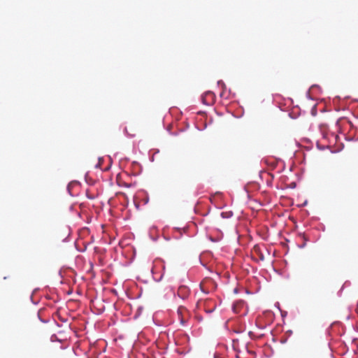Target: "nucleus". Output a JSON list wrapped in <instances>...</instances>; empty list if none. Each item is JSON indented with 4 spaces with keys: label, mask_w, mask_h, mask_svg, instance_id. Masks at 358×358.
<instances>
[{
    "label": "nucleus",
    "mask_w": 358,
    "mask_h": 358,
    "mask_svg": "<svg viewBox=\"0 0 358 358\" xmlns=\"http://www.w3.org/2000/svg\"><path fill=\"white\" fill-rule=\"evenodd\" d=\"M189 292L190 290L187 286L181 285L178 288L177 296L180 299L185 300L188 297Z\"/></svg>",
    "instance_id": "obj_1"
},
{
    "label": "nucleus",
    "mask_w": 358,
    "mask_h": 358,
    "mask_svg": "<svg viewBox=\"0 0 358 358\" xmlns=\"http://www.w3.org/2000/svg\"><path fill=\"white\" fill-rule=\"evenodd\" d=\"M149 236L153 241H157L159 236L157 234V228L156 226H152L149 229Z\"/></svg>",
    "instance_id": "obj_2"
},
{
    "label": "nucleus",
    "mask_w": 358,
    "mask_h": 358,
    "mask_svg": "<svg viewBox=\"0 0 358 358\" xmlns=\"http://www.w3.org/2000/svg\"><path fill=\"white\" fill-rule=\"evenodd\" d=\"M315 90H317L318 91L320 90V87L319 85H313L310 89L307 91L306 92V97L308 99H310V100H314V98L310 95V91H313Z\"/></svg>",
    "instance_id": "obj_3"
},
{
    "label": "nucleus",
    "mask_w": 358,
    "mask_h": 358,
    "mask_svg": "<svg viewBox=\"0 0 358 358\" xmlns=\"http://www.w3.org/2000/svg\"><path fill=\"white\" fill-rule=\"evenodd\" d=\"M142 196V201L143 202V204H147L149 202V196L147 192L142 190L141 192H139V194L138 196Z\"/></svg>",
    "instance_id": "obj_4"
},
{
    "label": "nucleus",
    "mask_w": 358,
    "mask_h": 358,
    "mask_svg": "<svg viewBox=\"0 0 358 358\" xmlns=\"http://www.w3.org/2000/svg\"><path fill=\"white\" fill-rule=\"evenodd\" d=\"M79 184H80V182L77 180H73L68 184L66 189H67L68 193L71 196H73V193L71 192V189L73 188V187L76 185H79Z\"/></svg>",
    "instance_id": "obj_5"
},
{
    "label": "nucleus",
    "mask_w": 358,
    "mask_h": 358,
    "mask_svg": "<svg viewBox=\"0 0 358 358\" xmlns=\"http://www.w3.org/2000/svg\"><path fill=\"white\" fill-rule=\"evenodd\" d=\"M204 94H206L207 98L209 97L210 99V103L212 104H213L214 102H215V93L211 92V91H207Z\"/></svg>",
    "instance_id": "obj_6"
},
{
    "label": "nucleus",
    "mask_w": 358,
    "mask_h": 358,
    "mask_svg": "<svg viewBox=\"0 0 358 358\" xmlns=\"http://www.w3.org/2000/svg\"><path fill=\"white\" fill-rule=\"evenodd\" d=\"M152 277H153V279L156 281V282H160L163 278V273L162 274H160L159 276L157 275V274L155 272V270L154 268H152Z\"/></svg>",
    "instance_id": "obj_7"
},
{
    "label": "nucleus",
    "mask_w": 358,
    "mask_h": 358,
    "mask_svg": "<svg viewBox=\"0 0 358 358\" xmlns=\"http://www.w3.org/2000/svg\"><path fill=\"white\" fill-rule=\"evenodd\" d=\"M220 215L222 218L228 219L233 216V212L231 210L222 212Z\"/></svg>",
    "instance_id": "obj_8"
},
{
    "label": "nucleus",
    "mask_w": 358,
    "mask_h": 358,
    "mask_svg": "<svg viewBox=\"0 0 358 358\" xmlns=\"http://www.w3.org/2000/svg\"><path fill=\"white\" fill-rule=\"evenodd\" d=\"M316 146L317 148L320 150H324L326 149H329L330 148V145H320V142L319 141H317L316 143Z\"/></svg>",
    "instance_id": "obj_9"
},
{
    "label": "nucleus",
    "mask_w": 358,
    "mask_h": 358,
    "mask_svg": "<svg viewBox=\"0 0 358 358\" xmlns=\"http://www.w3.org/2000/svg\"><path fill=\"white\" fill-rule=\"evenodd\" d=\"M207 96H206L205 94H203L202 96H201V101L202 103L204 104V105H206V106H210L211 105L212 103H210V101H208L207 100Z\"/></svg>",
    "instance_id": "obj_10"
},
{
    "label": "nucleus",
    "mask_w": 358,
    "mask_h": 358,
    "mask_svg": "<svg viewBox=\"0 0 358 358\" xmlns=\"http://www.w3.org/2000/svg\"><path fill=\"white\" fill-rule=\"evenodd\" d=\"M38 290V288L34 289L32 292V294L30 296V300L34 304H37L38 303V301H35L33 298V294H35Z\"/></svg>",
    "instance_id": "obj_11"
},
{
    "label": "nucleus",
    "mask_w": 358,
    "mask_h": 358,
    "mask_svg": "<svg viewBox=\"0 0 358 358\" xmlns=\"http://www.w3.org/2000/svg\"><path fill=\"white\" fill-rule=\"evenodd\" d=\"M50 341L51 342H56V341H58V342H60V339L57 336L56 334H52L51 336H50Z\"/></svg>",
    "instance_id": "obj_12"
},
{
    "label": "nucleus",
    "mask_w": 358,
    "mask_h": 358,
    "mask_svg": "<svg viewBox=\"0 0 358 358\" xmlns=\"http://www.w3.org/2000/svg\"><path fill=\"white\" fill-rule=\"evenodd\" d=\"M207 127V124L206 123L203 124V125H201V127H200L199 125H196V128L199 130V131H203Z\"/></svg>",
    "instance_id": "obj_13"
},
{
    "label": "nucleus",
    "mask_w": 358,
    "mask_h": 358,
    "mask_svg": "<svg viewBox=\"0 0 358 358\" xmlns=\"http://www.w3.org/2000/svg\"><path fill=\"white\" fill-rule=\"evenodd\" d=\"M350 284V282L349 281H345L344 282L343 287H341V289L338 291V294L341 295V293L342 292L343 287L345 286H348Z\"/></svg>",
    "instance_id": "obj_14"
},
{
    "label": "nucleus",
    "mask_w": 358,
    "mask_h": 358,
    "mask_svg": "<svg viewBox=\"0 0 358 358\" xmlns=\"http://www.w3.org/2000/svg\"><path fill=\"white\" fill-rule=\"evenodd\" d=\"M357 137H356V136H355V135H353L352 136H350V137H348V138H346V140H347V141H358L357 140Z\"/></svg>",
    "instance_id": "obj_15"
},
{
    "label": "nucleus",
    "mask_w": 358,
    "mask_h": 358,
    "mask_svg": "<svg viewBox=\"0 0 358 358\" xmlns=\"http://www.w3.org/2000/svg\"><path fill=\"white\" fill-rule=\"evenodd\" d=\"M217 85L222 87V88L226 89V85L222 80L217 81Z\"/></svg>",
    "instance_id": "obj_16"
},
{
    "label": "nucleus",
    "mask_w": 358,
    "mask_h": 358,
    "mask_svg": "<svg viewBox=\"0 0 358 358\" xmlns=\"http://www.w3.org/2000/svg\"><path fill=\"white\" fill-rule=\"evenodd\" d=\"M349 124H350V128L352 129H355L356 132L358 131V128L357 127H355L351 122H349ZM357 140L358 141V136H357Z\"/></svg>",
    "instance_id": "obj_17"
},
{
    "label": "nucleus",
    "mask_w": 358,
    "mask_h": 358,
    "mask_svg": "<svg viewBox=\"0 0 358 358\" xmlns=\"http://www.w3.org/2000/svg\"><path fill=\"white\" fill-rule=\"evenodd\" d=\"M322 138L324 139V140H327L328 142L330 143V139L328 136V134H326V133H322Z\"/></svg>",
    "instance_id": "obj_18"
},
{
    "label": "nucleus",
    "mask_w": 358,
    "mask_h": 358,
    "mask_svg": "<svg viewBox=\"0 0 358 358\" xmlns=\"http://www.w3.org/2000/svg\"><path fill=\"white\" fill-rule=\"evenodd\" d=\"M244 331H245L244 329H234V332L236 334H241V333H243Z\"/></svg>",
    "instance_id": "obj_19"
},
{
    "label": "nucleus",
    "mask_w": 358,
    "mask_h": 358,
    "mask_svg": "<svg viewBox=\"0 0 358 358\" xmlns=\"http://www.w3.org/2000/svg\"><path fill=\"white\" fill-rule=\"evenodd\" d=\"M183 339L188 343L189 341V336L187 334H185L183 336Z\"/></svg>",
    "instance_id": "obj_20"
},
{
    "label": "nucleus",
    "mask_w": 358,
    "mask_h": 358,
    "mask_svg": "<svg viewBox=\"0 0 358 358\" xmlns=\"http://www.w3.org/2000/svg\"><path fill=\"white\" fill-rule=\"evenodd\" d=\"M199 262H200V264H201L203 267H205V268H208L206 264V263H204V262H203V261H202V259H201V257H199Z\"/></svg>",
    "instance_id": "obj_21"
},
{
    "label": "nucleus",
    "mask_w": 358,
    "mask_h": 358,
    "mask_svg": "<svg viewBox=\"0 0 358 358\" xmlns=\"http://www.w3.org/2000/svg\"><path fill=\"white\" fill-rule=\"evenodd\" d=\"M222 90L220 94V97H224V94H225V92L227 90V88L226 89H224V88H222Z\"/></svg>",
    "instance_id": "obj_22"
},
{
    "label": "nucleus",
    "mask_w": 358,
    "mask_h": 358,
    "mask_svg": "<svg viewBox=\"0 0 358 358\" xmlns=\"http://www.w3.org/2000/svg\"><path fill=\"white\" fill-rule=\"evenodd\" d=\"M280 313H281V316H282V317H286V316H287V313L286 311H283V310H280Z\"/></svg>",
    "instance_id": "obj_23"
},
{
    "label": "nucleus",
    "mask_w": 358,
    "mask_h": 358,
    "mask_svg": "<svg viewBox=\"0 0 358 358\" xmlns=\"http://www.w3.org/2000/svg\"><path fill=\"white\" fill-rule=\"evenodd\" d=\"M209 239H210V241L214 242V243H215V242H218V241H219V239H217V238H213V237H211V236H210V237H209Z\"/></svg>",
    "instance_id": "obj_24"
},
{
    "label": "nucleus",
    "mask_w": 358,
    "mask_h": 358,
    "mask_svg": "<svg viewBox=\"0 0 358 358\" xmlns=\"http://www.w3.org/2000/svg\"><path fill=\"white\" fill-rule=\"evenodd\" d=\"M285 334L287 335V337L288 338L289 336H290L292 334V331L288 330L286 331Z\"/></svg>",
    "instance_id": "obj_25"
},
{
    "label": "nucleus",
    "mask_w": 358,
    "mask_h": 358,
    "mask_svg": "<svg viewBox=\"0 0 358 358\" xmlns=\"http://www.w3.org/2000/svg\"><path fill=\"white\" fill-rule=\"evenodd\" d=\"M86 195H87V197L89 199L92 200V199H94V196L89 194L87 192Z\"/></svg>",
    "instance_id": "obj_26"
},
{
    "label": "nucleus",
    "mask_w": 358,
    "mask_h": 358,
    "mask_svg": "<svg viewBox=\"0 0 358 358\" xmlns=\"http://www.w3.org/2000/svg\"><path fill=\"white\" fill-rule=\"evenodd\" d=\"M287 341V337L283 338L280 340V343L282 344L285 343Z\"/></svg>",
    "instance_id": "obj_27"
},
{
    "label": "nucleus",
    "mask_w": 358,
    "mask_h": 358,
    "mask_svg": "<svg viewBox=\"0 0 358 358\" xmlns=\"http://www.w3.org/2000/svg\"><path fill=\"white\" fill-rule=\"evenodd\" d=\"M38 316L39 320H40L43 323H47V322H48V320H43V319H42V317H40L39 313L38 314Z\"/></svg>",
    "instance_id": "obj_28"
},
{
    "label": "nucleus",
    "mask_w": 358,
    "mask_h": 358,
    "mask_svg": "<svg viewBox=\"0 0 358 358\" xmlns=\"http://www.w3.org/2000/svg\"><path fill=\"white\" fill-rule=\"evenodd\" d=\"M155 160V155H153L152 156L150 157V161L151 162H153Z\"/></svg>",
    "instance_id": "obj_29"
},
{
    "label": "nucleus",
    "mask_w": 358,
    "mask_h": 358,
    "mask_svg": "<svg viewBox=\"0 0 358 358\" xmlns=\"http://www.w3.org/2000/svg\"><path fill=\"white\" fill-rule=\"evenodd\" d=\"M312 114H313V115H315L316 114L315 106V107L313 108V110H312Z\"/></svg>",
    "instance_id": "obj_30"
},
{
    "label": "nucleus",
    "mask_w": 358,
    "mask_h": 358,
    "mask_svg": "<svg viewBox=\"0 0 358 358\" xmlns=\"http://www.w3.org/2000/svg\"><path fill=\"white\" fill-rule=\"evenodd\" d=\"M275 307H277L279 310L280 309V303H279V302H276V303H275Z\"/></svg>",
    "instance_id": "obj_31"
},
{
    "label": "nucleus",
    "mask_w": 358,
    "mask_h": 358,
    "mask_svg": "<svg viewBox=\"0 0 358 358\" xmlns=\"http://www.w3.org/2000/svg\"><path fill=\"white\" fill-rule=\"evenodd\" d=\"M232 310H233V311H234V313H237L236 309V306H235V305H234V304H233V306H232Z\"/></svg>",
    "instance_id": "obj_32"
},
{
    "label": "nucleus",
    "mask_w": 358,
    "mask_h": 358,
    "mask_svg": "<svg viewBox=\"0 0 358 358\" xmlns=\"http://www.w3.org/2000/svg\"><path fill=\"white\" fill-rule=\"evenodd\" d=\"M103 158H102V157H99V162H98V163H99V164H101V163H102V162H103Z\"/></svg>",
    "instance_id": "obj_33"
},
{
    "label": "nucleus",
    "mask_w": 358,
    "mask_h": 358,
    "mask_svg": "<svg viewBox=\"0 0 358 358\" xmlns=\"http://www.w3.org/2000/svg\"><path fill=\"white\" fill-rule=\"evenodd\" d=\"M101 164L97 163V164H96L95 167H96V168H100V167H101Z\"/></svg>",
    "instance_id": "obj_34"
},
{
    "label": "nucleus",
    "mask_w": 358,
    "mask_h": 358,
    "mask_svg": "<svg viewBox=\"0 0 358 358\" xmlns=\"http://www.w3.org/2000/svg\"><path fill=\"white\" fill-rule=\"evenodd\" d=\"M248 335L250 336V338H252L253 336V333L252 331H249Z\"/></svg>",
    "instance_id": "obj_35"
},
{
    "label": "nucleus",
    "mask_w": 358,
    "mask_h": 358,
    "mask_svg": "<svg viewBox=\"0 0 358 358\" xmlns=\"http://www.w3.org/2000/svg\"><path fill=\"white\" fill-rule=\"evenodd\" d=\"M159 149H156V150H155V153H154V155L157 154V153H159Z\"/></svg>",
    "instance_id": "obj_36"
},
{
    "label": "nucleus",
    "mask_w": 358,
    "mask_h": 358,
    "mask_svg": "<svg viewBox=\"0 0 358 358\" xmlns=\"http://www.w3.org/2000/svg\"><path fill=\"white\" fill-rule=\"evenodd\" d=\"M305 246H306V243H303L301 245H300L299 247H300L301 248H303Z\"/></svg>",
    "instance_id": "obj_37"
},
{
    "label": "nucleus",
    "mask_w": 358,
    "mask_h": 358,
    "mask_svg": "<svg viewBox=\"0 0 358 358\" xmlns=\"http://www.w3.org/2000/svg\"><path fill=\"white\" fill-rule=\"evenodd\" d=\"M133 164H134V165L140 166V164L136 162H134Z\"/></svg>",
    "instance_id": "obj_38"
},
{
    "label": "nucleus",
    "mask_w": 358,
    "mask_h": 358,
    "mask_svg": "<svg viewBox=\"0 0 358 358\" xmlns=\"http://www.w3.org/2000/svg\"><path fill=\"white\" fill-rule=\"evenodd\" d=\"M332 137H334L336 140L337 139L338 136H335L334 134H332Z\"/></svg>",
    "instance_id": "obj_39"
},
{
    "label": "nucleus",
    "mask_w": 358,
    "mask_h": 358,
    "mask_svg": "<svg viewBox=\"0 0 358 358\" xmlns=\"http://www.w3.org/2000/svg\"><path fill=\"white\" fill-rule=\"evenodd\" d=\"M135 206H136V207L137 208H139V204H138V203H135Z\"/></svg>",
    "instance_id": "obj_40"
},
{
    "label": "nucleus",
    "mask_w": 358,
    "mask_h": 358,
    "mask_svg": "<svg viewBox=\"0 0 358 358\" xmlns=\"http://www.w3.org/2000/svg\"><path fill=\"white\" fill-rule=\"evenodd\" d=\"M205 253L208 254V255H212V253H211L210 252H208H208H206Z\"/></svg>",
    "instance_id": "obj_41"
},
{
    "label": "nucleus",
    "mask_w": 358,
    "mask_h": 358,
    "mask_svg": "<svg viewBox=\"0 0 358 358\" xmlns=\"http://www.w3.org/2000/svg\"><path fill=\"white\" fill-rule=\"evenodd\" d=\"M198 113H199V114H203V113H204V112H203V111H199V112H198Z\"/></svg>",
    "instance_id": "obj_42"
},
{
    "label": "nucleus",
    "mask_w": 358,
    "mask_h": 358,
    "mask_svg": "<svg viewBox=\"0 0 358 358\" xmlns=\"http://www.w3.org/2000/svg\"><path fill=\"white\" fill-rule=\"evenodd\" d=\"M181 323H182V324H185V321H184L183 320H181Z\"/></svg>",
    "instance_id": "obj_43"
},
{
    "label": "nucleus",
    "mask_w": 358,
    "mask_h": 358,
    "mask_svg": "<svg viewBox=\"0 0 358 358\" xmlns=\"http://www.w3.org/2000/svg\"><path fill=\"white\" fill-rule=\"evenodd\" d=\"M141 310H142V308H141V307H140V308H138V312H141Z\"/></svg>",
    "instance_id": "obj_44"
},
{
    "label": "nucleus",
    "mask_w": 358,
    "mask_h": 358,
    "mask_svg": "<svg viewBox=\"0 0 358 358\" xmlns=\"http://www.w3.org/2000/svg\"><path fill=\"white\" fill-rule=\"evenodd\" d=\"M208 313H212L213 312V310H208V311H207Z\"/></svg>",
    "instance_id": "obj_45"
},
{
    "label": "nucleus",
    "mask_w": 358,
    "mask_h": 358,
    "mask_svg": "<svg viewBox=\"0 0 358 358\" xmlns=\"http://www.w3.org/2000/svg\"><path fill=\"white\" fill-rule=\"evenodd\" d=\"M261 259H262V260H263V259H264V256H263V255H262V257H261Z\"/></svg>",
    "instance_id": "obj_46"
},
{
    "label": "nucleus",
    "mask_w": 358,
    "mask_h": 358,
    "mask_svg": "<svg viewBox=\"0 0 358 358\" xmlns=\"http://www.w3.org/2000/svg\"><path fill=\"white\" fill-rule=\"evenodd\" d=\"M124 132H125V134L127 133V131L126 128L124 129Z\"/></svg>",
    "instance_id": "obj_47"
},
{
    "label": "nucleus",
    "mask_w": 358,
    "mask_h": 358,
    "mask_svg": "<svg viewBox=\"0 0 358 358\" xmlns=\"http://www.w3.org/2000/svg\"><path fill=\"white\" fill-rule=\"evenodd\" d=\"M307 204V201H306L303 203V205H306Z\"/></svg>",
    "instance_id": "obj_48"
},
{
    "label": "nucleus",
    "mask_w": 358,
    "mask_h": 358,
    "mask_svg": "<svg viewBox=\"0 0 358 358\" xmlns=\"http://www.w3.org/2000/svg\"><path fill=\"white\" fill-rule=\"evenodd\" d=\"M357 117H358V116H357Z\"/></svg>",
    "instance_id": "obj_49"
}]
</instances>
